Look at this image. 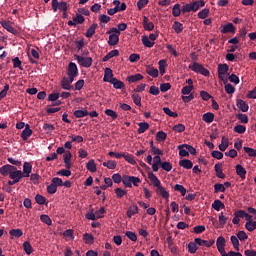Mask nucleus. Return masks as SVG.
Instances as JSON below:
<instances>
[{
  "label": "nucleus",
  "mask_w": 256,
  "mask_h": 256,
  "mask_svg": "<svg viewBox=\"0 0 256 256\" xmlns=\"http://www.w3.org/2000/svg\"><path fill=\"white\" fill-rule=\"evenodd\" d=\"M199 7H205V1L200 0V1L191 3V8L194 13L195 11H199Z\"/></svg>",
  "instance_id": "34"
},
{
  "label": "nucleus",
  "mask_w": 256,
  "mask_h": 256,
  "mask_svg": "<svg viewBox=\"0 0 256 256\" xmlns=\"http://www.w3.org/2000/svg\"><path fill=\"white\" fill-rule=\"evenodd\" d=\"M111 79H114L113 70L111 68H105L104 78H103L104 83H111Z\"/></svg>",
  "instance_id": "15"
},
{
  "label": "nucleus",
  "mask_w": 256,
  "mask_h": 256,
  "mask_svg": "<svg viewBox=\"0 0 256 256\" xmlns=\"http://www.w3.org/2000/svg\"><path fill=\"white\" fill-rule=\"evenodd\" d=\"M158 65H159L160 74L165 75V67H167V61L166 60H160Z\"/></svg>",
  "instance_id": "53"
},
{
  "label": "nucleus",
  "mask_w": 256,
  "mask_h": 256,
  "mask_svg": "<svg viewBox=\"0 0 256 256\" xmlns=\"http://www.w3.org/2000/svg\"><path fill=\"white\" fill-rule=\"evenodd\" d=\"M148 179H150L151 183H153L154 187H157L161 185V181H159V178L153 174V172L148 173Z\"/></svg>",
  "instance_id": "31"
},
{
  "label": "nucleus",
  "mask_w": 256,
  "mask_h": 256,
  "mask_svg": "<svg viewBox=\"0 0 256 256\" xmlns=\"http://www.w3.org/2000/svg\"><path fill=\"white\" fill-rule=\"evenodd\" d=\"M195 243H197V245H199L200 247H212V245H215V240L211 239L207 241L201 238H195Z\"/></svg>",
  "instance_id": "10"
},
{
  "label": "nucleus",
  "mask_w": 256,
  "mask_h": 256,
  "mask_svg": "<svg viewBox=\"0 0 256 256\" xmlns=\"http://www.w3.org/2000/svg\"><path fill=\"white\" fill-rule=\"evenodd\" d=\"M122 183L124 185V187H128V188H131L133 187V185L131 184V176L129 175H123L122 176Z\"/></svg>",
  "instance_id": "37"
},
{
  "label": "nucleus",
  "mask_w": 256,
  "mask_h": 256,
  "mask_svg": "<svg viewBox=\"0 0 256 256\" xmlns=\"http://www.w3.org/2000/svg\"><path fill=\"white\" fill-rule=\"evenodd\" d=\"M137 213H139V207H137V205H133L128 208L126 215L129 219H131V216L137 215Z\"/></svg>",
  "instance_id": "27"
},
{
  "label": "nucleus",
  "mask_w": 256,
  "mask_h": 256,
  "mask_svg": "<svg viewBox=\"0 0 256 256\" xmlns=\"http://www.w3.org/2000/svg\"><path fill=\"white\" fill-rule=\"evenodd\" d=\"M33 169V166L31 165V163L29 162H25L23 165V175L24 177H29V174L31 173Z\"/></svg>",
  "instance_id": "26"
},
{
  "label": "nucleus",
  "mask_w": 256,
  "mask_h": 256,
  "mask_svg": "<svg viewBox=\"0 0 256 256\" xmlns=\"http://www.w3.org/2000/svg\"><path fill=\"white\" fill-rule=\"evenodd\" d=\"M230 241L234 249L239 251V238L237 236H231Z\"/></svg>",
  "instance_id": "55"
},
{
  "label": "nucleus",
  "mask_w": 256,
  "mask_h": 256,
  "mask_svg": "<svg viewBox=\"0 0 256 256\" xmlns=\"http://www.w3.org/2000/svg\"><path fill=\"white\" fill-rule=\"evenodd\" d=\"M17 167L6 164L2 167H0V173L3 175V177H7V175H11L13 171H16Z\"/></svg>",
  "instance_id": "7"
},
{
  "label": "nucleus",
  "mask_w": 256,
  "mask_h": 256,
  "mask_svg": "<svg viewBox=\"0 0 256 256\" xmlns=\"http://www.w3.org/2000/svg\"><path fill=\"white\" fill-rule=\"evenodd\" d=\"M197 249H199V247H197V243H195V240L194 242H190L188 244V251L189 253H197Z\"/></svg>",
  "instance_id": "50"
},
{
  "label": "nucleus",
  "mask_w": 256,
  "mask_h": 256,
  "mask_svg": "<svg viewBox=\"0 0 256 256\" xmlns=\"http://www.w3.org/2000/svg\"><path fill=\"white\" fill-rule=\"evenodd\" d=\"M97 27L98 25L96 23L92 24L91 27H89L86 31V37L91 38L93 35H95V30Z\"/></svg>",
  "instance_id": "41"
},
{
  "label": "nucleus",
  "mask_w": 256,
  "mask_h": 256,
  "mask_svg": "<svg viewBox=\"0 0 256 256\" xmlns=\"http://www.w3.org/2000/svg\"><path fill=\"white\" fill-rule=\"evenodd\" d=\"M234 131L235 133H239L241 135L247 131V128L241 124H238L234 127Z\"/></svg>",
  "instance_id": "59"
},
{
  "label": "nucleus",
  "mask_w": 256,
  "mask_h": 256,
  "mask_svg": "<svg viewBox=\"0 0 256 256\" xmlns=\"http://www.w3.org/2000/svg\"><path fill=\"white\" fill-rule=\"evenodd\" d=\"M214 169L216 171V177H218V179H225L226 176L225 173H223V164H216Z\"/></svg>",
  "instance_id": "16"
},
{
  "label": "nucleus",
  "mask_w": 256,
  "mask_h": 256,
  "mask_svg": "<svg viewBox=\"0 0 256 256\" xmlns=\"http://www.w3.org/2000/svg\"><path fill=\"white\" fill-rule=\"evenodd\" d=\"M23 249L26 255H31V253H33V247L31 246V243L29 241H25L23 243Z\"/></svg>",
  "instance_id": "38"
},
{
  "label": "nucleus",
  "mask_w": 256,
  "mask_h": 256,
  "mask_svg": "<svg viewBox=\"0 0 256 256\" xmlns=\"http://www.w3.org/2000/svg\"><path fill=\"white\" fill-rule=\"evenodd\" d=\"M47 193H49V195H55V193H57V187L53 182L47 186Z\"/></svg>",
  "instance_id": "56"
},
{
  "label": "nucleus",
  "mask_w": 256,
  "mask_h": 256,
  "mask_svg": "<svg viewBox=\"0 0 256 256\" xmlns=\"http://www.w3.org/2000/svg\"><path fill=\"white\" fill-rule=\"evenodd\" d=\"M142 43L144 47L151 48L153 45H155V42H152L148 36H142Z\"/></svg>",
  "instance_id": "44"
},
{
  "label": "nucleus",
  "mask_w": 256,
  "mask_h": 256,
  "mask_svg": "<svg viewBox=\"0 0 256 256\" xmlns=\"http://www.w3.org/2000/svg\"><path fill=\"white\" fill-rule=\"evenodd\" d=\"M52 9L54 12H57V9L60 11H67V2H60L58 0H52Z\"/></svg>",
  "instance_id": "5"
},
{
  "label": "nucleus",
  "mask_w": 256,
  "mask_h": 256,
  "mask_svg": "<svg viewBox=\"0 0 256 256\" xmlns=\"http://www.w3.org/2000/svg\"><path fill=\"white\" fill-rule=\"evenodd\" d=\"M83 240L85 241V243H87L88 245L93 244V241H95V237L92 236V234L89 233H85L83 235Z\"/></svg>",
  "instance_id": "47"
},
{
  "label": "nucleus",
  "mask_w": 256,
  "mask_h": 256,
  "mask_svg": "<svg viewBox=\"0 0 256 256\" xmlns=\"http://www.w3.org/2000/svg\"><path fill=\"white\" fill-rule=\"evenodd\" d=\"M245 227H246L247 231H250V232L255 231V229H256V221L246 222Z\"/></svg>",
  "instance_id": "54"
},
{
  "label": "nucleus",
  "mask_w": 256,
  "mask_h": 256,
  "mask_svg": "<svg viewBox=\"0 0 256 256\" xmlns=\"http://www.w3.org/2000/svg\"><path fill=\"white\" fill-rule=\"evenodd\" d=\"M180 167H183L184 169H193V162L189 159H183L179 161Z\"/></svg>",
  "instance_id": "23"
},
{
  "label": "nucleus",
  "mask_w": 256,
  "mask_h": 256,
  "mask_svg": "<svg viewBox=\"0 0 256 256\" xmlns=\"http://www.w3.org/2000/svg\"><path fill=\"white\" fill-rule=\"evenodd\" d=\"M74 23H79L80 25L85 23V17L83 15L77 13L76 17L73 18Z\"/></svg>",
  "instance_id": "61"
},
{
  "label": "nucleus",
  "mask_w": 256,
  "mask_h": 256,
  "mask_svg": "<svg viewBox=\"0 0 256 256\" xmlns=\"http://www.w3.org/2000/svg\"><path fill=\"white\" fill-rule=\"evenodd\" d=\"M10 179L14 180V182L19 183V181H21V179H23L24 174L23 171L21 170H12V173H10Z\"/></svg>",
  "instance_id": "8"
},
{
  "label": "nucleus",
  "mask_w": 256,
  "mask_h": 256,
  "mask_svg": "<svg viewBox=\"0 0 256 256\" xmlns=\"http://www.w3.org/2000/svg\"><path fill=\"white\" fill-rule=\"evenodd\" d=\"M119 43V34H110L109 40H108V45L110 47H115Z\"/></svg>",
  "instance_id": "18"
},
{
  "label": "nucleus",
  "mask_w": 256,
  "mask_h": 256,
  "mask_svg": "<svg viewBox=\"0 0 256 256\" xmlns=\"http://www.w3.org/2000/svg\"><path fill=\"white\" fill-rule=\"evenodd\" d=\"M74 80H71V78L63 77L61 80V87L62 89H65L66 91H71L73 89V83Z\"/></svg>",
  "instance_id": "9"
},
{
  "label": "nucleus",
  "mask_w": 256,
  "mask_h": 256,
  "mask_svg": "<svg viewBox=\"0 0 256 256\" xmlns=\"http://www.w3.org/2000/svg\"><path fill=\"white\" fill-rule=\"evenodd\" d=\"M35 201L36 203H38V205H45L47 198H45L43 195L41 194H37L35 196Z\"/></svg>",
  "instance_id": "49"
},
{
  "label": "nucleus",
  "mask_w": 256,
  "mask_h": 256,
  "mask_svg": "<svg viewBox=\"0 0 256 256\" xmlns=\"http://www.w3.org/2000/svg\"><path fill=\"white\" fill-rule=\"evenodd\" d=\"M227 71H229V65L227 64L218 65V77H221L222 75H227Z\"/></svg>",
  "instance_id": "21"
},
{
  "label": "nucleus",
  "mask_w": 256,
  "mask_h": 256,
  "mask_svg": "<svg viewBox=\"0 0 256 256\" xmlns=\"http://www.w3.org/2000/svg\"><path fill=\"white\" fill-rule=\"evenodd\" d=\"M225 237L219 236L216 240V247L220 253L221 256H223L225 252Z\"/></svg>",
  "instance_id": "6"
},
{
  "label": "nucleus",
  "mask_w": 256,
  "mask_h": 256,
  "mask_svg": "<svg viewBox=\"0 0 256 256\" xmlns=\"http://www.w3.org/2000/svg\"><path fill=\"white\" fill-rule=\"evenodd\" d=\"M174 190L179 191L181 193L182 197H185V195L187 194V189H185V187L181 184H176L174 186Z\"/></svg>",
  "instance_id": "48"
},
{
  "label": "nucleus",
  "mask_w": 256,
  "mask_h": 256,
  "mask_svg": "<svg viewBox=\"0 0 256 256\" xmlns=\"http://www.w3.org/2000/svg\"><path fill=\"white\" fill-rule=\"evenodd\" d=\"M139 128L137 130V133L141 134V133H145V131H147L149 129V123L147 122H140L138 124Z\"/></svg>",
  "instance_id": "36"
},
{
  "label": "nucleus",
  "mask_w": 256,
  "mask_h": 256,
  "mask_svg": "<svg viewBox=\"0 0 256 256\" xmlns=\"http://www.w3.org/2000/svg\"><path fill=\"white\" fill-rule=\"evenodd\" d=\"M103 167H107L108 169H116L117 162L113 160H109L108 162H103Z\"/></svg>",
  "instance_id": "51"
},
{
  "label": "nucleus",
  "mask_w": 256,
  "mask_h": 256,
  "mask_svg": "<svg viewBox=\"0 0 256 256\" xmlns=\"http://www.w3.org/2000/svg\"><path fill=\"white\" fill-rule=\"evenodd\" d=\"M143 28L145 29V31H153V29H155V24H153V22H149V18H147V16H144Z\"/></svg>",
  "instance_id": "13"
},
{
  "label": "nucleus",
  "mask_w": 256,
  "mask_h": 256,
  "mask_svg": "<svg viewBox=\"0 0 256 256\" xmlns=\"http://www.w3.org/2000/svg\"><path fill=\"white\" fill-rule=\"evenodd\" d=\"M221 33H235V26L233 25V23H228L224 25L223 29L221 30Z\"/></svg>",
  "instance_id": "25"
},
{
  "label": "nucleus",
  "mask_w": 256,
  "mask_h": 256,
  "mask_svg": "<svg viewBox=\"0 0 256 256\" xmlns=\"http://www.w3.org/2000/svg\"><path fill=\"white\" fill-rule=\"evenodd\" d=\"M246 97H248V99H256V86L254 87L253 90H250Z\"/></svg>",
  "instance_id": "64"
},
{
  "label": "nucleus",
  "mask_w": 256,
  "mask_h": 256,
  "mask_svg": "<svg viewBox=\"0 0 256 256\" xmlns=\"http://www.w3.org/2000/svg\"><path fill=\"white\" fill-rule=\"evenodd\" d=\"M73 157V154H71V152H67L66 154L63 155V159H64V165L66 169H62L60 171L57 172V175H62L63 177H71V159Z\"/></svg>",
  "instance_id": "1"
},
{
  "label": "nucleus",
  "mask_w": 256,
  "mask_h": 256,
  "mask_svg": "<svg viewBox=\"0 0 256 256\" xmlns=\"http://www.w3.org/2000/svg\"><path fill=\"white\" fill-rule=\"evenodd\" d=\"M146 73L154 78L159 77V70H157V68H153L151 66L146 67Z\"/></svg>",
  "instance_id": "33"
},
{
  "label": "nucleus",
  "mask_w": 256,
  "mask_h": 256,
  "mask_svg": "<svg viewBox=\"0 0 256 256\" xmlns=\"http://www.w3.org/2000/svg\"><path fill=\"white\" fill-rule=\"evenodd\" d=\"M9 235L11 236V239H13V237H16V239H19V237H23V230H21V229H11L9 231Z\"/></svg>",
  "instance_id": "29"
},
{
  "label": "nucleus",
  "mask_w": 256,
  "mask_h": 256,
  "mask_svg": "<svg viewBox=\"0 0 256 256\" xmlns=\"http://www.w3.org/2000/svg\"><path fill=\"white\" fill-rule=\"evenodd\" d=\"M181 12H183L181 9V4H175L172 9L173 17H179L181 15Z\"/></svg>",
  "instance_id": "39"
},
{
  "label": "nucleus",
  "mask_w": 256,
  "mask_h": 256,
  "mask_svg": "<svg viewBox=\"0 0 256 256\" xmlns=\"http://www.w3.org/2000/svg\"><path fill=\"white\" fill-rule=\"evenodd\" d=\"M110 83L113 85L114 89H123L125 87V83L117 78H112Z\"/></svg>",
  "instance_id": "22"
},
{
  "label": "nucleus",
  "mask_w": 256,
  "mask_h": 256,
  "mask_svg": "<svg viewBox=\"0 0 256 256\" xmlns=\"http://www.w3.org/2000/svg\"><path fill=\"white\" fill-rule=\"evenodd\" d=\"M244 151H245V153H247V155L249 157H256V150L255 149L245 146Z\"/></svg>",
  "instance_id": "60"
},
{
  "label": "nucleus",
  "mask_w": 256,
  "mask_h": 256,
  "mask_svg": "<svg viewBox=\"0 0 256 256\" xmlns=\"http://www.w3.org/2000/svg\"><path fill=\"white\" fill-rule=\"evenodd\" d=\"M229 147V139L225 136L222 137L221 144H219L220 151H227Z\"/></svg>",
  "instance_id": "32"
},
{
  "label": "nucleus",
  "mask_w": 256,
  "mask_h": 256,
  "mask_svg": "<svg viewBox=\"0 0 256 256\" xmlns=\"http://www.w3.org/2000/svg\"><path fill=\"white\" fill-rule=\"evenodd\" d=\"M156 193L157 195H161L163 199H169V193L167 192V190H165L163 186H161V184L156 186Z\"/></svg>",
  "instance_id": "14"
},
{
  "label": "nucleus",
  "mask_w": 256,
  "mask_h": 256,
  "mask_svg": "<svg viewBox=\"0 0 256 256\" xmlns=\"http://www.w3.org/2000/svg\"><path fill=\"white\" fill-rule=\"evenodd\" d=\"M105 115H107L108 117H111V119H113V120H115V119H117V117H119L117 112H115L112 109H106L105 110Z\"/></svg>",
  "instance_id": "52"
},
{
  "label": "nucleus",
  "mask_w": 256,
  "mask_h": 256,
  "mask_svg": "<svg viewBox=\"0 0 256 256\" xmlns=\"http://www.w3.org/2000/svg\"><path fill=\"white\" fill-rule=\"evenodd\" d=\"M40 220L42 221V223H45L46 225H52L53 221H51V218L49 217V215H41L40 216Z\"/></svg>",
  "instance_id": "58"
},
{
  "label": "nucleus",
  "mask_w": 256,
  "mask_h": 256,
  "mask_svg": "<svg viewBox=\"0 0 256 256\" xmlns=\"http://www.w3.org/2000/svg\"><path fill=\"white\" fill-rule=\"evenodd\" d=\"M202 119L205 121V123H213V121H215V114L207 112L203 114Z\"/></svg>",
  "instance_id": "28"
},
{
  "label": "nucleus",
  "mask_w": 256,
  "mask_h": 256,
  "mask_svg": "<svg viewBox=\"0 0 256 256\" xmlns=\"http://www.w3.org/2000/svg\"><path fill=\"white\" fill-rule=\"evenodd\" d=\"M144 77L142 74H135L128 76L126 78V81H129L130 83H137V81H143Z\"/></svg>",
  "instance_id": "20"
},
{
  "label": "nucleus",
  "mask_w": 256,
  "mask_h": 256,
  "mask_svg": "<svg viewBox=\"0 0 256 256\" xmlns=\"http://www.w3.org/2000/svg\"><path fill=\"white\" fill-rule=\"evenodd\" d=\"M86 169L90 171V173H95L97 171V164H95V160H89L86 164Z\"/></svg>",
  "instance_id": "30"
},
{
  "label": "nucleus",
  "mask_w": 256,
  "mask_h": 256,
  "mask_svg": "<svg viewBox=\"0 0 256 256\" xmlns=\"http://www.w3.org/2000/svg\"><path fill=\"white\" fill-rule=\"evenodd\" d=\"M67 75L71 78V81H75V77L79 75V70L77 69V64L70 62L67 69Z\"/></svg>",
  "instance_id": "4"
},
{
  "label": "nucleus",
  "mask_w": 256,
  "mask_h": 256,
  "mask_svg": "<svg viewBox=\"0 0 256 256\" xmlns=\"http://www.w3.org/2000/svg\"><path fill=\"white\" fill-rule=\"evenodd\" d=\"M227 191V188H225V185L221 183H216L214 185V193H225Z\"/></svg>",
  "instance_id": "40"
},
{
  "label": "nucleus",
  "mask_w": 256,
  "mask_h": 256,
  "mask_svg": "<svg viewBox=\"0 0 256 256\" xmlns=\"http://www.w3.org/2000/svg\"><path fill=\"white\" fill-rule=\"evenodd\" d=\"M31 135H33V130H31V128L29 127V124H26L25 129L21 133V137L23 141H27V139H29Z\"/></svg>",
  "instance_id": "12"
},
{
  "label": "nucleus",
  "mask_w": 256,
  "mask_h": 256,
  "mask_svg": "<svg viewBox=\"0 0 256 256\" xmlns=\"http://www.w3.org/2000/svg\"><path fill=\"white\" fill-rule=\"evenodd\" d=\"M1 25L6 31H9V33H12L13 35H17V30L11 26V24L8 21L1 22Z\"/></svg>",
  "instance_id": "19"
},
{
  "label": "nucleus",
  "mask_w": 256,
  "mask_h": 256,
  "mask_svg": "<svg viewBox=\"0 0 256 256\" xmlns=\"http://www.w3.org/2000/svg\"><path fill=\"white\" fill-rule=\"evenodd\" d=\"M113 57H119V50H112L110 51L107 56H104L102 61L103 63L109 61V59H113Z\"/></svg>",
  "instance_id": "24"
},
{
  "label": "nucleus",
  "mask_w": 256,
  "mask_h": 256,
  "mask_svg": "<svg viewBox=\"0 0 256 256\" xmlns=\"http://www.w3.org/2000/svg\"><path fill=\"white\" fill-rule=\"evenodd\" d=\"M212 209H215V211H221V209H225V204L221 202V200H215L212 203Z\"/></svg>",
  "instance_id": "35"
},
{
  "label": "nucleus",
  "mask_w": 256,
  "mask_h": 256,
  "mask_svg": "<svg viewBox=\"0 0 256 256\" xmlns=\"http://www.w3.org/2000/svg\"><path fill=\"white\" fill-rule=\"evenodd\" d=\"M165 139H167V133H165L163 131L157 132L156 140H158V141H165Z\"/></svg>",
  "instance_id": "62"
},
{
  "label": "nucleus",
  "mask_w": 256,
  "mask_h": 256,
  "mask_svg": "<svg viewBox=\"0 0 256 256\" xmlns=\"http://www.w3.org/2000/svg\"><path fill=\"white\" fill-rule=\"evenodd\" d=\"M132 99L135 105H137L138 107H141V96L139 94H133Z\"/></svg>",
  "instance_id": "63"
},
{
  "label": "nucleus",
  "mask_w": 256,
  "mask_h": 256,
  "mask_svg": "<svg viewBox=\"0 0 256 256\" xmlns=\"http://www.w3.org/2000/svg\"><path fill=\"white\" fill-rule=\"evenodd\" d=\"M160 167L163 171H167V173H169V171L173 169V164H171V162L164 161L161 163Z\"/></svg>",
  "instance_id": "42"
},
{
  "label": "nucleus",
  "mask_w": 256,
  "mask_h": 256,
  "mask_svg": "<svg viewBox=\"0 0 256 256\" xmlns=\"http://www.w3.org/2000/svg\"><path fill=\"white\" fill-rule=\"evenodd\" d=\"M87 115H89V111H87V110H76V111H74V116L77 119H81L82 117H87Z\"/></svg>",
  "instance_id": "43"
},
{
  "label": "nucleus",
  "mask_w": 256,
  "mask_h": 256,
  "mask_svg": "<svg viewBox=\"0 0 256 256\" xmlns=\"http://www.w3.org/2000/svg\"><path fill=\"white\" fill-rule=\"evenodd\" d=\"M74 57L77 60V62L79 63V65H81V67L89 68V67H91V65H93V58H91V57L85 58V57L77 55V54H75Z\"/></svg>",
  "instance_id": "3"
},
{
  "label": "nucleus",
  "mask_w": 256,
  "mask_h": 256,
  "mask_svg": "<svg viewBox=\"0 0 256 256\" xmlns=\"http://www.w3.org/2000/svg\"><path fill=\"white\" fill-rule=\"evenodd\" d=\"M236 174L241 179H245V176L247 175V170L244 169L243 165L238 164L236 165Z\"/></svg>",
  "instance_id": "17"
},
{
  "label": "nucleus",
  "mask_w": 256,
  "mask_h": 256,
  "mask_svg": "<svg viewBox=\"0 0 256 256\" xmlns=\"http://www.w3.org/2000/svg\"><path fill=\"white\" fill-rule=\"evenodd\" d=\"M172 29H174L175 33H183V24L179 21H175Z\"/></svg>",
  "instance_id": "45"
},
{
  "label": "nucleus",
  "mask_w": 256,
  "mask_h": 256,
  "mask_svg": "<svg viewBox=\"0 0 256 256\" xmlns=\"http://www.w3.org/2000/svg\"><path fill=\"white\" fill-rule=\"evenodd\" d=\"M114 191L118 199H123V197L127 195V190H124L123 188H116Z\"/></svg>",
  "instance_id": "46"
},
{
  "label": "nucleus",
  "mask_w": 256,
  "mask_h": 256,
  "mask_svg": "<svg viewBox=\"0 0 256 256\" xmlns=\"http://www.w3.org/2000/svg\"><path fill=\"white\" fill-rule=\"evenodd\" d=\"M189 69L191 71H194V73H200V75H204V77H209L210 72L207 70V68H204L202 64L194 62L193 65L189 66Z\"/></svg>",
  "instance_id": "2"
},
{
  "label": "nucleus",
  "mask_w": 256,
  "mask_h": 256,
  "mask_svg": "<svg viewBox=\"0 0 256 256\" xmlns=\"http://www.w3.org/2000/svg\"><path fill=\"white\" fill-rule=\"evenodd\" d=\"M198 17H199V19H207V17H209V9L204 8L203 10H201L198 13Z\"/></svg>",
  "instance_id": "57"
},
{
  "label": "nucleus",
  "mask_w": 256,
  "mask_h": 256,
  "mask_svg": "<svg viewBox=\"0 0 256 256\" xmlns=\"http://www.w3.org/2000/svg\"><path fill=\"white\" fill-rule=\"evenodd\" d=\"M236 105L243 113H247L249 111V104L244 100L238 99Z\"/></svg>",
  "instance_id": "11"
}]
</instances>
